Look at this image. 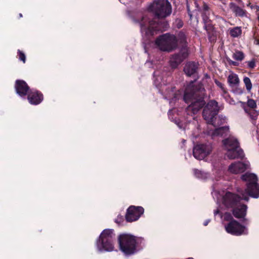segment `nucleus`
Segmentation results:
<instances>
[{"label": "nucleus", "mask_w": 259, "mask_h": 259, "mask_svg": "<svg viewBox=\"0 0 259 259\" xmlns=\"http://www.w3.org/2000/svg\"><path fill=\"white\" fill-rule=\"evenodd\" d=\"M114 230L106 229L101 233L97 241V247L100 251H112L114 248L113 240Z\"/></svg>", "instance_id": "39448f33"}, {"label": "nucleus", "mask_w": 259, "mask_h": 259, "mask_svg": "<svg viewBox=\"0 0 259 259\" xmlns=\"http://www.w3.org/2000/svg\"><path fill=\"white\" fill-rule=\"evenodd\" d=\"M229 34L232 37H238L241 36L242 34V29L240 27L236 26L233 28H231L229 30Z\"/></svg>", "instance_id": "4be33fe9"}, {"label": "nucleus", "mask_w": 259, "mask_h": 259, "mask_svg": "<svg viewBox=\"0 0 259 259\" xmlns=\"http://www.w3.org/2000/svg\"><path fill=\"white\" fill-rule=\"evenodd\" d=\"M205 90L198 85L194 84L191 81L186 88L184 100L187 103H190L188 107V110H192L193 114H196L202 108L205 104L204 100Z\"/></svg>", "instance_id": "7ed1b4c3"}, {"label": "nucleus", "mask_w": 259, "mask_h": 259, "mask_svg": "<svg viewBox=\"0 0 259 259\" xmlns=\"http://www.w3.org/2000/svg\"><path fill=\"white\" fill-rule=\"evenodd\" d=\"M203 28L206 30L208 38H210L214 33V27L212 22L203 24Z\"/></svg>", "instance_id": "412c9836"}, {"label": "nucleus", "mask_w": 259, "mask_h": 259, "mask_svg": "<svg viewBox=\"0 0 259 259\" xmlns=\"http://www.w3.org/2000/svg\"><path fill=\"white\" fill-rule=\"evenodd\" d=\"M199 67L198 63L194 61L187 62L184 68V71L188 76L195 77L197 76Z\"/></svg>", "instance_id": "f8f14e48"}, {"label": "nucleus", "mask_w": 259, "mask_h": 259, "mask_svg": "<svg viewBox=\"0 0 259 259\" xmlns=\"http://www.w3.org/2000/svg\"><path fill=\"white\" fill-rule=\"evenodd\" d=\"M222 143L228 151L239 147L238 141L233 137L226 138L222 141Z\"/></svg>", "instance_id": "dca6fc26"}, {"label": "nucleus", "mask_w": 259, "mask_h": 259, "mask_svg": "<svg viewBox=\"0 0 259 259\" xmlns=\"http://www.w3.org/2000/svg\"><path fill=\"white\" fill-rule=\"evenodd\" d=\"M202 13H210V8L208 6V5L205 3V2H203V6H202Z\"/></svg>", "instance_id": "72a5a7b5"}, {"label": "nucleus", "mask_w": 259, "mask_h": 259, "mask_svg": "<svg viewBox=\"0 0 259 259\" xmlns=\"http://www.w3.org/2000/svg\"><path fill=\"white\" fill-rule=\"evenodd\" d=\"M257 44H259V40L257 41Z\"/></svg>", "instance_id": "49530a36"}, {"label": "nucleus", "mask_w": 259, "mask_h": 259, "mask_svg": "<svg viewBox=\"0 0 259 259\" xmlns=\"http://www.w3.org/2000/svg\"><path fill=\"white\" fill-rule=\"evenodd\" d=\"M228 82L231 87L237 85L239 83V79L236 74H232L228 77Z\"/></svg>", "instance_id": "5701e85b"}, {"label": "nucleus", "mask_w": 259, "mask_h": 259, "mask_svg": "<svg viewBox=\"0 0 259 259\" xmlns=\"http://www.w3.org/2000/svg\"><path fill=\"white\" fill-rule=\"evenodd\" d=\"M194 173L195 176L198 178H201L203 176V172L197 169H194Z\"/></svg>", "instance_id": "2f4dec72"}, {"label": "nucleus", "mask_w": 259, "mask_h": 259, "mask_svg": "<svg viewBox=\"0 0 259 259\" xmlns=\"http://www.w3.org/2000/svg\"><path fill=\"white\" fill-rule=\"evenodd\" d=\"M188 56L187 52H181L172 55L170 60V64L172 68H177Z\"/></svg>", "instance_id": "4468645a"}, {"label": "nucleus", "mask_w": 259, "mask_h": 259, "mask_svg": "<svg viewBox=\"0 0 259 259\" xmlns=\"http://www.w3.org/2000/svg\"><path fill=\"white\" fill-rule=\"evenodd\" d=\"M144 209L142 206L131 205L126 209L125 220L127 222L132 223L137 221L144 213Z\"/></svg>", "instance_id": "1a4fd4ad"}, {"label": "nucleus", "mask_w": 259, "mask_h": 259, "mask_svg": "<svg viewBox=\"0 0 259 259\" xmlns=\"http://www.w3.org/2000/svg\"><path fill=\"white\" fill-rule=\"evenodd\" d=\"M31 90L24 80L17 79V94L19 96L25 98Z\"/></svg>", "instance_id": "ddd939ff"}, {"label": "nucleus", "mask_w": 259, "mask_h": 259, "mask_svg": "<svg viewBox=\"0 0 259 259\" xmlns=\"http://www.w3.org/2000/svg\"><path fill=\"white\" fill-rule=\"evenodd\" d=\"M29 103L31 105L39 104L44 99L43 94L39 91L31 89L26 96Z\"/></svg>", "instance_id": "9b49d317"}, {"label": "nucleus", "mask_w": 259, "mask_h": 259, "mask_svg": "<svg viewBox=\"0 0 259 259\" xmlns=\"http://www.w3.org/2000/svg\"><path fill=\"white\" fill-rule=\"evenodd\" d=\"M251 6H252V5H251V4L250 3L247 5V6L249 7L250 8Z\"/></svg>", "instance_id": "79ce46f5"}, {"label": "nucleus", "mask_w": 259, "mask_h": 259, "mask_svg": "<svg viewBox=\"0 0 259 259\" xmlns=\"http://www.w3.org/2000/svg\"><path fill=\"white\" fill-rule=\"evenodd\" d=\"M225 230L227 233L235 236L247 235L248 233L246 227L234 219L225 225Z\"/></svg>", "instance_id": "6e6552de"}, {"label": "nucleus", "mask_w": 259, "mask_h": 259, "mask_svg": "<svg viewBox=\"0 0 259 259\" xmlns=\"http://www.w3.org/2000/svg\"><path fill=\"white\" fill-rule=\"evenodd\" d=\"M210 13H202L201 17L202 19V23L205 24L212 22L209 18Z\"/></svg>", "instance_id": "bb28decb"}, {"label": "nucleus", "mask_w": 259, "mask_h": 259, "mask_svg": "<svg viewBox=\"0 0 259 259\" xmlns=\"http://www.w3.org/2000/svg\"><path fill=\"white\" fill-rule=\"evenodd\" d=\"M243 81L245 84L246 90L247 92H250L252 87V84L250 78L247 76H245L243 78Z\"/></svg>", "instance_id": "b1692460"}, {"label": "nucleus", "mask_w": 259, "mask_h": 259, "mask_svg": "<svg viewBox=\"0 0 259 259\" xmlns=\"http://www.w3.org/2000/svg\"><path fill=\"white\" fill-rule=\"evenodd\" d=\"M177 38L178 42H179L182 47L185 48L187 46V36L183 31L182 30L179 32Z\"/></svg>", "instance_id": "aec40b11"}, {"label": "nucleus", "mask_w": 259, "mask_h": 259, "mask_svg": "<svg viewBox=\"0 0 259 259\" xmlns=\"http://www.w3.org/2000/svg\"><path fill=\"white\" fill-rule=\"evenodd\" d=\"M187 9H188V14L190 17V18H191L192 16V15L191 14V12L189 10V8H188V7H187Z\"/></svg>", "instance_id": "ea45409f"}, {"label": "nucleus", "mask_w": 259, "mask_h": 259, "mask_svg": "<svg viewBox=\"0 0 259 259\" xmlns=\"http://www.w3.org/2000/svg\"><path fill=\"white\" fill-rule=\"evenodd\" d=\"M224 219L226 221H231L232 219H234L230 213H226L224 216Z\"/></svg>", "instance_id": "e433bc0d"}, {"label": "nucleus", "mask_w": 259, "mask_h": 259, "mask_svg": "<svg viewBox=\"0 0 259 259\" xmlns=\"http://www.w3.org/2000/svg\"><path fill=\"white\" fill-rule=\"evenodd\" d=\"M17 55L19 57V60L23 63H25L26 60L25 54L22 51L17 50Z\"/></svg>", "instance_id": "cd10ccee"}, {"label": "nucleus", "mask_w": 259, "mask_h": 259, "mask_svg": "<svg viewBox=\"0 0 259 259\" xmlns=\"http://www.w3.org/2000/svg\"><path fill=\"white\" fill-rule=\"evenodd\" d=\"M124 218L123 217V216L121 215L120 214H119L118 215V216L117 217V218L115 219V221L114 222L118 224V225H120L122 223H123L124 222Z\"/></svg>", "instance_id": "7c9ffc66"}, {"label": "nucleus", "mask_w": 259, "mask_h": 259, "mask_svg": "<svg viewBox=\"0 0 259 259\" xmlns=\"http://www.w3.org/2000/svg\"><path fill=\"white\" fill-rule=\"evenodd\" d=\"M247 106L252 108L254 109L256 108V103L255 100L252 99H249L247 102Z\"/></svg>", "instance_id": "c756f323"}, {"label": "nucleus", "mask_w": 259, "mask_h": 259, "mask_svg": "<svg viewBox=\"0 0 259 259\" xmlns=\"http://www.w3.org/2000/svg\"><path fill=\"white\" fill-rule=\"evenodd\" d=\"M19 17H22V14H21V13H20V14H19Z\"/></svg>", "instance_id": "37998d69"}, {"label": "nucleus", "mask_w": 259, "mask_h": 259, "mask_svg": "<svg viewBox=\"0 0 259 259\" xmlns=\"http://www.w3.org/2000/svg\"><path fill=\"white\" fill-rule=\"evenodd\" d=\"M15 88L16 89V81H15Z\"/></svg>", "instance_id": "c03bdc74"}, {"label": "nucleus", "mask_w": 259, "mask_h": 259, "mask_svg": "<svg viewBox=\"0 0 259 259\" xmlns=\"http://www.w3.org/2000/svg\"><path fill=\"white\" fill-rule=\"evenodd\" d=\"M247 65L248 68L253 69L255 67V61L253 59L251 61L247 62Z\"/></svg>", "instance_id": "473e14b6"}, {"label": "nucleus", "mask_w": 259, "mask_h": 259, "mask_svg": "<svg viewBox=\"0 0 259 259\" xmlns=\"http://www.w3.org/2000/svg\"><path fill=\"white\" fill-rule=\"evenodd\" d=\"M155 44L160 50L170 52L177 48L178 40L175 35L166 33L156 38Z\"/></svg>", "instance_id": "423d86ee"}, {"label": "nucleus", "mask_w": 259, "mask_h": 259, "mask_svg": "<svg viewBox=\"0 0 259 259\" xmlns=\"http://www.w3.org/2000/svg\"><path fill=\"white\" fill-rule=\"evenodd\" d=\"M219 110L218 103L214 100H210L204 107L202 116L208 124L216 126L214 123Z\"/></svg>", "instance_id": "0eeeda50"}, {"label": "nucleus", "mask_w": 259, "mask_h": 259, "mask_svg": "<svg viewBox=\"0 0 259 259\" xmlns=\"http://www.w3.org/2000/svg\"><path fill=\"white\" fill-rule=\"evenodd\" d=\"M210 222V220H207L206 221H204V222L203 223V225L204 226H206L208 225V224Z\"/></svg>", "instance_id": "58836bf2"}, {"label": "nucleus", "mask_w": 259, "mask_h": 259, "mask_svg": "<svg viewBox=\"0 0 259 259\" xmlns=\"http://www.w3.org/2000/svg\"><path fill=\"white\" fill-rule=\"evenodd\" d=\"M214 83L218 87H219L222 90L224 94H226L227 93V91L226 89L225 88L224 84L223 83H222V82H221L216 79H214Z\"/></svg>", "instance_id": "c85d7f7f"}, {"label": "nucleus", "mask_w": 259, "mask_h": 259, "mask_svg": "<svg viewBox=\"0 0 259 259\" xmlns=\"http://www.w3.org/2000/svg\"><path fill=\"white\" fill-rule=\"evenodd\" d=\"M184 23L182 20L177 19L176 21V26L178 29L182 28L183 26Z\"/></svg>", "instance_id": "f704fd0d"}, {"label": "nucleus", "mask_w": 259, "mask_h": 259, "mask_svg": "<svg viewBox=\"0 0 259 259\" xmlns=\"http://www.w3.org/2000/svg\"><path fill=\"white\" fill-rule=\"evenodd\" d=\"M227 156L229 159H233L236 158H240L243 159L244 157V154L242 149L236 148L228 151Z\"/></svg>", "instance_id": "a211bd4d"}, {"label": "nucleus", "mask_w": 259, "mask_h": 259, "mask_svg": "<svg viewBox=\"0 0 259 259\" xmlns=\"http://www.w3.org/2000/svg\"><path fill=\"white\" fill-rule=\"evenodd\" d=\"M120 250L125 255H131L137 252L138 241L136 236L129 234H122L118 237Z\"/></svg>", "instance_id": "20e7f679"}, {"label": "nucleus", "mask_w": 259, "mask_h": 259, "mask_svg": "<svg viewBox=\"0 0 259 259\" xmlns=\"http://www.w3.org/2000/svg\"><path fill=\"white\" fill-rule=\"evenodd\" d=\"M195 4H196V5H197V4H196V3H195ZM196 7H197V8H198V5H196Z\"/></svg>", "instance_id": "a18cd8bd"}, {"label": "nucleus", "mask_w": 259, "mask_h": 259, "mask_svg": "<svg viewBox=\"0 0 259 259\" xmlns=\"http://www.w3.org/2000/svg\"><path fill=\"white\" fill-rule=\"evenodd\" d=\"M227 60L228 63L229 64V65H233V66H238L239 65V63L238 62L234 61H232L230 58H227Z\"/></svg>", "instance_id": "c9c22d12"}, {"label": "nucleus", "mask_w": 259, "mask_h": 259, "mask_svg": "<svg viewBox=\"0 0 259 259\" xmlns=\"http://www.w3.org/2000/svg\"><path fill=\"white\" fill-rule=\"evenodd\" d=\"M244 111L246 113H248L250 118L253 120H256L257 118L258 113L255 110H250L244 108Z\"/></svg>", "instance_id": "393cba45"}, {"label": "nucleus", "mask_w": 259, "mask_h": 259, "mask_svg": "<svg viewBox=\"0 0 259 259\" xmlns=\"http://www.w3.org/2000/svg\"><path fill=\"white\" fill-rule=\"evenodd\" d=\"M241 179L246 182V188L243 190L238 189L237 192L242 196L227 191L222 197V203L227 208L232 209V214L237 219H243L242 222L245 225L248 224V221L245 218L246 215L247 206L241 202L242 200L248 201L249 196L254 198L259 197V185L257 183V176L254 174L246 172L242 175Z\"/></svg>", "instance_id": "f257e3e1"}, {"label": "nucleus", "mask_w": 259, "mask_h": 259, "mask_svg": "<svg viewBox=\"0 0 259 259\" xmlns=\"http://www.w3.org/2000/svg\"><path fill=\"white\" fill-rule=\"evenodd\" d=\"M219 212V210H215L214 213V214H216L217 213H218Z\"/></svg>", "instance_id": "a19ab883"}, {"label": "nucleus", "mask_w": 259, "mask_h": 259, "mask_svg": "<svg viewBox=\"0 0 259 259\" xmlns=\"http://www.w3.org/2000/svg\"><path fill=\"white\" fill-rule=\"evenodd\" d=\"M233 58L237 61H242L244 58V55L243 52L240 51H237L233 55Z\"/></svg>", "instance_id": "a878e982"}, {"label": "nucleus", "mask_w": 259, "mask_h": 259, "mask_svg": "<svg viewBox=\"0 0 259 259\" xmlns=\"http://www.w3.org/2000/svg\"><path fill=\"white\" fill-rule=\"evenodd\" d=\"M247 168V164L239 161L232 163L229 167V170L233 174H237L244 172Z\"/></svg>", "instance_id": "2eb2a0df"}, {"label": "nucleus", "mask_w": 259, "mask_h": 259, "mask_svg": "<svg viewBox=\"0 0 259 259\" xmlns=\"http://www.w3.org/2000/svg\"><path fill=\"white\" fill-rule=\"evenodd\" d=\"M238 2H240L241 0H236Z\"/></svg>", "instance_id": "de8ad7c7"}, {"label": "nucleus", "mask_w": 259, "mask_h": 259, "mask_svg": "<svg viewBox=\"0 0 259 259\" xmlns=\"http://www.w3.org/2000/svg\"><path fill=\"white\" fill-rule=\"evenodd\" d=\"M229 6L236 17H244L247 16V13L246 11L237 5L235 3L231 2L229 4Z\"/></svg>", "instance_id": "f3484780"}, {"label": "nucleus", "mask_w": 259, "mask_h": 259, "mask_svg": "<svg viewBox=\"0 0 259 259\" xmlns=\"http://www.w3.org/2000/svg\"><path fill=\"white\" fill-rule=\"evenodd\" d=\"M251 9H255L256 12L259 11V6L258 5H252L250 6Z\"/></svg>", "instance_id": "4c0bfd02"}, {"label": "nucleus", "mask_w": 259, "mask_h": 259, "mask_svg": "<svg viewBox=\"0 0 259 259\" xmlns=\"http://www.w3.org/2000/svg\"><path fill=\"white\" fill-rule=\"evenodd\" d=\"M152 12L155 17L151 19L147 16H143L140 20L135 19V22L139 24L141 31L150 32L154 35L157 31H164L169 27L168 22L160 18H165L169 16L172 11L170 3L167 0H155L148 8Z\"/></svg>", "instance_id": "f03ea898"}, {"label": "nucleus", "mask_w": 259, "mask_h": 259, "mask_svg": "<svg viewBox=\"0 0 259 259\" xmlns=\"http://www.w3.org/2000/svg\"><path fill=\"white\" fill-rule=\"evenodd\" d=\"M229 132L228 126H222L216 128L212 133L213 136L225 137L227 136Z\"/></svg>", "instance_id": "6ab92c4d"}, {"label": "nucleus", "mask_w": 259, "mask_h": 259, "mask_svg": "<svg viewBox=\"0 0 259 259\" xmlns=\"http://www.w3.org/2000/svg\"><path fill=\"white\" fill-rule=\"evenodd\" d=\"M211 152L209 146L205 144H198L195 146L193 150L194 157L199 160H201L208 156Z\"/></svg>", "instance_id": "9d476101"}]
</instances>
